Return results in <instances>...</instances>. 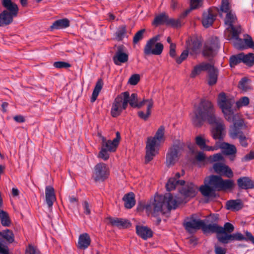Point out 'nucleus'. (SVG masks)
<instances>
[{"instance_id":"nucleus-1","label":"nucleus","mask_w":254,"mask_h":254,"mask_svg":"<svg viewBox=\"0 0 254 254\" xmlns=\"http://www.w3.org/2000/svg\"><path fill=\"white\" fill-rule=\"evenodd\" d=\"M191 121L196 126H200L207 121L211 125V134L215 139L221 140L225 135V127L223 120L215 114L212 103L208 101H202L190 114Z\"/></svg>"},{"instance_id":"nucleus-14","label":"nucleus","mask_w":254,"mask_h":254,"mask_svg":"<svg viewBox=\"0 0 254 254\" xmlns=\"http://www.w3.org/2000/svg\"><path fill=\"white\" fill-rule=\"evenodd\" d=\"M219 48V40L217 38L215 37L206 43L203 54L204 56L207 57L213 56L216 54Z\"/></svg>"},{"instance_id":"nucleus-15","label":"nucleus","mask_w":254,"mask_h":254,"mask_svg":"<svg viewBox=\"0 0 254 254\" xmlns=\"http://www.w3.org/2000/svg\"><path fill=\"white\" fill-rule=\"evenodd\" d=\"M218 10L216 8H212L203 12L202 23L204 27L207 28L212 25L216 16V11Z\"/></svg>"},{"instance_id":"nucleus-21","label":"nucleus","mask_w":254,"mask_h":254,"mask_svg":"<svg viewBox=\"0 0 254 254\" xmlns=\"http://www.w3.org/2000/svg\"><path fill=\"white\" fill-rule=\"evenodd\" d=\"M46 202L50 208L53 206V203L56 200L54 192V189L51 186H47L45 190Z\"/></svg>"},{"instance_id":"nucleus-7","label":"nucleus","mask_w":254,"mask_h":254,"mask_svg":"<svg viewBox=\"0 0 254 254\" xmlns=\"http://www.w3.org/2000/svg\"><path fill=\"white\" fill-rule=\"evenodd\" d=\"M185 144L178 141L171 146L167 154L166 164L168 167L174 165L179 159Z\"/></svg>"},{"instance_id":"nucleus-11","label":"nucleus","mask_w":254,"mask_h":254,"mask_svg":"<svg viewBox=\"0 0 254 254\" xmlns=\"http://www.w3.org/2000/svg\"><path fill=\"white\" fill-rule=\"evenodd\" d=\"M215 183V188L217 191L232 189L234 186V182L232 180H223L221 177L212 175Z\"/></svg>"},{"instance_id":"nucleus-35","label":"nucleus","mask_w":254,"mask_h":254,"mask_svg":"<svg viewBox=\"0 0 254 254\" xmlns=\"http://www.w3.org/2000/svg\"><path fill=\"white\" fill-rule=\"evenodd\" d=\"M203 0H190V9L186 10L180 16V18H184L186 17L192 9H196L202 4V1Z\"/></svg>"},{"instance_id":"nucleus-43","label":"nucleus","mask_w":254,"mask_h":254,"mask_svg":"<svg viewBox=\"0 0 254 254\" xmlns=\"http://www.w3.org/2000/svg\"><path fill=\"white\" fill-rule=\"evenodd\" d=\"M242 62L247 65L251 66L254 64V54L249 53L245 55L242 53Z\"/></svg>"},{"instance_id":"nucleus-39","label":"nucleus","mask_w":254,"mask_h":254,"mask_svg":"<svg viewBox=\"0 0 254 254\" xmlns=\"http://www.w3.org/2000/svg\"><path fill=\"white\" fill-rule=\"evenodd\" d=\"M153 105V100L148 101L146 113H144L143 111H139L138 112V115L139 117L144 120H146L151 114L150 109L152 108Z\"/></svg>"},{"instance_id":"nucleus-9","label":"nucleus","mask_w":254,"mask_h":254,"mask_svg":"<svg viewBox=\"0 0 254 254\" xmlns=\"http://www.w3.org/2000/svg\"><path fill=\"white\" fill-rule=\"evenodd\" d=\"M213 181L212 176L208 177L204 180V184L200 187L199 190L204 196L208 198L216 197V191L217 190L215 188V183Z\"/></svg>"},{"instance_id":"nucleus-22","label":"nucleus","mask_w":254,"mask_h":254,"mask_svg":"<svg viewBox=\"0 0 254 254\" xmlns=\"http://www.w3.org/2000/svg\"><path fill=\"white\" fill-rule=\"evenodd\" d=\"M226 13V16L225 19V24L227 26L226 33H228L231 31V29L232 28L233 29H236L233 25V24L234 23L236 20V17L235 13L232 11H230Z\"/></svg>"},{"instance_id":"nucleus-44","label":"nucleus","mask_w":254,"mask_h":254,"mask_svg":"<svg viewBox=\"0 0 254 254\" xmlns=\"http://www.w3.org/2000/svg\"><path fill=\"white\" fill-rule=\"evenodd\" d=\"M0 219L3 226L8 227L10 225V220L8 214L3 210H0Z\"/></svg>"},{"instance_id":"nucleus-32","label":"nucleus","mask_w":254,"mask_h":254,"mask_svg":"<svg viewBox=\"0 0 254 254\" xmlns=\"http://www.w3.org/2000/svg\"><path fill=\"white\" fill-rule=\"evenodd\" d=\"M102 140V147L105 148L110 152H114L118 145L117 142H115V140L111 141L110 140H107L106 139L102 136H101Z\"/></svg>"},{"instance_id":"nucleus-5","label":"nucleus","mask_w":254,"mask_h":254,"mask_svg":"<svg viewBox=\"0 0 254 254\" xmlns=\"http://www.w3.org/2000/svg\"><path fill=\"white\" fill-rule=\"evenodd\" d=\"M2 4L5 8L0 14V26L9 24L13 21V17L17 16L18 7L11 0H2Z\"/></svg>"},{"instance_id":"nucleus-64","label":"nucleus","mask_w":254,"mask_h":254,"mask_svg":"<svg viewBox=\"0 0 254 254\" xmlns=\"http://www.w3.org/2000/svg\"><path fill=\"white\" fill-rule=\"evenodd\" d=\"M69 201L70 203V207L71 208H75L77 205V199L73 196H70L69 197Z\"/></svg>"},{"instance_id":"nucleus-49","label":"nucleus","mask_w":254,"mask_h":254,"mask_svg":"<svg viewBox=\"0 0 254 254\" xmlns=\"http://www.w3.org/2000/svg\"><path fill=\"white\" fill-rule=\"evenodd\" d=\"M0 254H9L8 244L2 238H0Z\"/></svg>"},{"instance_id":"nucleus-40","label":"nucleus","mask_w":254,"mask_h":254,"mask_svg":"<svg viewBox=\"0 0 254 254\" xmlns=\"http://www.w3.org/2000/svg\"><path fill=\"white\" fill-rule=\"evenodd\" d=\"M103 86V83L101 80H99L96 83L95 88L92 94L91 102H94L96 100Z\"/></svg>"},{"instance_id":"nucleus-20","label":"nucleus","mask_w":254,"mask_h":254,"mask_svg":"<svg viewBox=\"0 0 254 254\" xmlns=\"http://www.w3.org/2000/svg\"><path fill=\"white\" fill-rule=\"evenodd\" d=\"M203 225V221L199 219H191L185 224L186 230L190 233L194 230L199 229Z\"/></svg>"},{"instance_id":"nucleus-3","label":"nucleus","mask_w":254,"mask_h":254,"mask_svg":"<svg viewBox=\"0 0 254 254\" xmlns=\"http://www.w3.org/2000/svg\"><path fill=\"white\" fill-rule=\"evenodd\" d=\"M165 141L164 128L160 127L154 136L147 138L146 145L145 162L149 163L158 154L161 144Z\"/></svg>"},{"instance_id":"nucleus-17","label":"nucleus","mask_w":254,"mask_h":254,"mask_svg":"<svg viewBox=\"0 0 254 254\" xmlns=\"http://www.w3.org/2000/svg\"><path fill=\"white\" fill-rule=\"evenodd\" d=\"M213 168L215 172L218 174L228 178H232L233 177V173L231 168L224 164L216 163L213 165Z\"/></svg>"},{"instance_id":"nucleus-4","label":"nucleus","mask_w":254,"mask_h":254,"mask_svg":"<svg viewBox=\"0 0 254 254\" xmlns=\"http://www.w3.org/2000/svg\"><path fill=\"white\" fill-rule=\"evenodd\" d=\"M234 102L233 97L227 95L224 92L220 93L218 95V105L221 109L225 119L228 122L234 121L237 116L233 108Z\"/></svg>"},{"instance_id":"nucleus-33","label":"nucleus","mask_w":254,"mask_h":254,"mask_svg":"<svg viewBox=\"0 0 254 254\" xmlns=\"http://www.w3.org/2000/svg\"><path fill=\"white\" fill-rule=\"evenodd\" d=\"M125 202V206L127 209L132 208L135 204L134 194L133 192H129L125 194L123 197Z\"/></svg>"},{"instance_id":"nucleus-2","label":"nucleus","mask_w":254,"mask_h":254,"mask_svg":"<svg viewBox=\"0 0 254 254\" xmlns=\"http://www.w3.org/2000/svg\"><path fill=\"white\" fill-rule=\"evenodd\" d=\"M183 201L180 198L173 196L170 193H166L164 196L156 195L147 203L140 205L138 209L142 208L148 214H152L157 217L163 215L172 209H175L178 203Z\"/></svg>"},{"instance_id":"nucleus-13","label":"nucleus","mask_w":254,"mask_h":254,"mask_svg":"<svg viewBox=\"0 0 254 254\" xmlns=\"http://www.w3.org/2000/svg\"><path fill=\"white\" fill-rule=\"evenodd\" d=\"M180 194L185 198L193 197L196 194L198 188L192 183L185 182L184 185L179 188Z\"/></svg>"},{"instance_id":"nucleus-45","label":"nucleus","mask_w":254,"mask_h":254,"mask_svg":"<svg viewBox=\"0 0 254 254\" xmlns=\"http://www.w3.org/2000/svg\"><path fill=\"white\" fill-rule=\"evenodd\" d=\"M239 87L243 91H247L251 89L249 80L246 77L243 78L239 82Z\"/></svg>"},{"instance_id":"nucleus-19","label":"nucleus","mask_w":254,"mask_h":254,"mask_svg":"<svg viewBox=\"0 0 254 254\" xmlns=\"http://www.w3.org/2000/svg\"><path fill=\"white\" fill-rule=\"evenodd\" d=\"M229 135L233 139L238 138L240 143L242 146L246 147L248 146V140L249 139V136L245 135L240 130L233 129L232 131H229Z\"/></svg>"},{"instance_id":"nucleus-50","label":"nucleus","mask_w":254,"mask_h":254,"mask_svg":"<svg viewBox=\"0 0 254 254\" xmlns=\"http://www.w3.org/2000/svg\"><path fill=\"white\" fill-rule=\"evenodd\" d=\"M230 11L232 10L230 9L229 0H222L220 9V11H219L220 15L222 16L221 12H222L227 13L229 12Z\"/></svg>"},{"instance_id":"nucleus-58","label":"nucleus","mask_w":254,"mask_h":254,"mask_svg":"<svg viewBox=\"0 0 254 254\" xmlns=\"http://www.w3.org/2000/svg\"><path fill=\"white\" fill-rule=\"evenodd\" d=\"M223 159V157L221 153H216L213 155L210 156L209 158V160L213 162L222 160Z\"/></svg>"},{"instance_id":"nucleus-61","label":"nucleus","mask_w":254,"mask_h":254,"mask_svg":"<svg viewBox=\"0 0 254 254\" xmlns=\"http://www.w3.org/2000/svg\"><path fill=\"white\" fill-rule=\"evenodd\" d=\"M25 254H39V251L32 245H29L26 249Z\"/></svg>"},{"instance_id":"nucleus-52","label":"nucleus","mask_w":254,"mask_h":254,"mask_svg":"<svg viewBox=\"0 0 254 254\" xmlns=\"http://www.w3.org/2000/svg\"><path fill=\"white\" fill-rule=\"evenodd\" d=\"M167 25L173 27H178L181 25V22L180 19H174L168 17Z\"/></svg>"},{"instance_id":"nucleus-31","label":"nucleus","mask_w":254,"mask_h":254,"mask_svg":"<svg viewBox=\"0 0 254 254\" xmlns=\"http://www.w3.org/2000/svg\"><path fill=\"white\" fill-rule=\"evenodd\" d=\"M207 71L209 74L208 83L210 85H213L216 83L217 80L218 70L214 68L213 66L210 65V67L209 68Z\"/></svg>"},{"instance_id":"nucleus-56","label":"nucleus","mask_w":254,"mask_h":254,"mask_svg":"<svg viewBox=\"0 0 254 254\" xmlns=\"http://www.w3.org/2000/svg\"><path fill=\"white\" fill-rule=\"evenodd\" d=\"M145 32V29H141L138 31L133 37V42L137 43L139 40L142 39L143 33Z\"/></svg>"},{"instance_id":"nucleus-51","label":"nucleus","mask_w":254,"mask_h":254,"mask_svg":"<svg viewBox=\"0 0 254 254\" xmlns=\"http://www.w3.org/2000/svg\"><path fill=\"white\" fill-rule=\"evenodd\" d=\"M249 103L250 100L249 98L244 96L241 98L238 101H237L236 104L238 108H240L248 105Z\"/></svg>"},{"instance_id":"nucleus-16","label":"nucleus","mask_w":254,"mask_h":254,"mask_svg":"<svg viewBox=\"0 0 254 254\" xmlns=\"http://www.w3.org/2000/svg\"><path fill=\"white\" fill-rule=\"evenodd\" d=\"M195 143L200 149L206 151H214L218 149V143H216L214 146H208L207 143L209 140L201 135L197 136L195 137Z\"/></svg>"},{"instance_id":"nucleus-30","label":"nucleus","mask_w":254,"mask_h":254,"mask_svg":"<svg viewBox=\"0 0 254 254\" xmlns=\"http://www.w3.org/2000/svg\"><path fill=\"white\" fill-rule=\"evenodd\" d=\"M210 64L206 63H201L198 65L195 66L190 73V77L194 78L199 75L201 71H207L210 67Z\"/></svg>"},{"instance_id":"nucleus-38","label":"nucleus","mask_w":254,"mask_h":254,"mask_svg":"<svg viewBox=\"0 0 254 254\" xmlns=\"http://www.w3.org/2000/svg\"><path fill=\"white\" fill-rule=\"evenodd\" d=\"M220 227L218 226L216 224L205 225L204 221H203V225L202 226L201 228L205 233H217L219 230V228Z\"/></svg>"},{"instance_id":"nucleus-27","label":"nucleus","mask_w":254,"mask_h":254,"mask_svg":"<svg viewBox=\"0 0 254 254\" xmlns=\"http://www.w3.org/2000/svg\"><path fill=\"white\" fill-rule=\"evenodd\" d=\"M108 220L109 223L113 226L119 228H127L130 225V223L127 220L123 219L109 218Z\"/></svg>"},{"instance_id":"nucleus-55","label":"nucleus","mask_w":254,"mask_h":254,"mask_svg":"<svg viewBox=\"0 0 254 254\" xmlns=\"http://www.w3.org/2000/svg\"><path fill=\"white\" fill-rule=\"evenodd\" d=\"M109 151L105 148L102 147L99 153V157L104 160H107L109 157Z\"/></svg>"},{"instance_id":"nucleus-23","label":"nucleus","mask_w":254,"mask_h":254,"mask_svg":"<svg viewBox=\"0 0 254 254\" xmlns=\"http://www.w3.org/2000/svg\"><path fill=\"white\" fill-rule=\"evenodd\" d=\"M218 143V149L220 148L222 152L227 155H232L236 153L237 149L235 145L230 144L226 142H219Z\"/></svg>"},{"instance_id":"nucleus-59","label":"nucleus","mask_w":254,"mask_h":254,"mask_svg":"<svg viewBox=\"0 0 254 254\" xmlns=\"http://www.w3.org/2000/svg\"><path fill=\"white\" fill-rule=\"evenodd\" d=\"M54 65L56 68H67L70 66V64L64 62H56L54 64Z\"/></svg>"},{"instance_id":"nucleus-26","label":"nucleus","mask_w":254,"mask_h":254,"mask_svg":"<svg viewBox=\"0 0 254 254\" xmlns=\"http://www.w3.org/2000/svg\"><path fill=\"white\" fill-rule=\"evenodd\" d=\"M200 46V41L197 38H194L187 42V49L190 50V54L192 55L196 54L198 52Z\"/></svg>"},{"instance_id":"nucleus-54","label":"nucleus","mask_w":254,"mask_h":254,"mask_svg":"<svg viewBox=\"0 0 254 254\" xmlns=\"http://www.w3.org/2000/svg\"><path fill=\"white\" fill-rule=\"evenodd\" d=\"M129 105L132 107L135 108L138 103L137 95L135 93H132L130 96H129L128 101Z\"/></svg>"},{"instance_id":"nucleus-6","label":"nucleus","mask_w":254,"mask_h":254,"mask_svg":"<svg viewBox=\"0 0 254 254\" xmlns=\"http://www.w3.org/2000/svg\"><path fill=\"white\" fill-rule=\"evenodd\" d=\"M129 98V93L125 92L118 96L113 101L111 114L113 117L119 116L126 109Z\"/></svg>"},{"instance_id":"nucleus-46","label":"nucleus","mask_w":254,"mask_h":254,"mask_svg":"<svg viewBox=\"0 0 254 254\" xmlns=\"http://www.w3.org/2000/svg\"><path fill=\"white\" fill-rule=\"evenodd\" d=\"M237 115L234 121L232 122L233 123V125L232 126L230 127V131H232L233 129H235L236 130H240L239 127L243 128L244 126V121L242 119L237 120L239 118V115L237 114H235Z\"/></svg>"},{"instance_id":"nucleus-63","label":"nucleus","mask_w":254,"mask_h":254,"mask_svg":"<svg viewBox=\"0 0 254 254\" xmlns=\"http://www.w3.org/2000/svg\"><path fill=\"white\" fill-rule=\"evenodd\" d=\"M223 229H224V232L230 233L234 231V227L230 223H226Z\"/></svg>"},{"instance_id":"nucleus-37","label":"nucleus","mask_w":254,"mask_h":254,"mask_svg":"<svg viewBox=\"0 0 254 254\" xmlns=\"http://www.w3.org/2000/svg\"><path fill=\"white\" fill-rule=\"evenodd\" d=\"M227 209L237 211L242 208V203L240 200H231L226 202Z\"/></svg>"},{"instance_id":"nucleus-62","label":"nucleus","mask_w":254,"mask_h":254,"mask_svg":"<svg viewBox=\"0 0 254 254\" xmlns=\"http://www.w3.org/2000/svg\"><path fill=\"white\" fill-rule=\"evenodd\" d=\"M244 43L246 45V49L251 48L254 49V42H253L251 37H249L244 39Z\"/></svg>"},{"instance_id":"nucleus-10","label":"nucleus","mask_w":254,"mask_h":254,"mask_svg":"<svg viewBox=\"0 0 254 254\" xmlns=\"http://www.w3.org/2000/svg\"><path fill=\"white\" fill-rule=\"evenodd\" d=\"M109 175V169L104 163H99L94 167L93 178L96 182H103Z\"/></svg>"},{"instance_id":"nucleus-24","label":"nucleus","mask_w":254,"mask_h":254,"mask_svg":"<svg viewBox=\"0 0 254 254\" xmlns=\"http://www.w3.org/2000/svg\"><path fill=\"white\" fill-rule=\"evenodd\" d=\"M185 181L183 180H177L175 178H171L168 180L166 185V189L168 191H171L176 188H181L183 185H184Z\"/></svg>"},{"instance_id":"nucleus-12","label":"nucleus","mask_w":254,"mask_h":254,"mask_svg":"<svg viewBox=\"0 0 254 254\" xmlns=\"http://www.w3.org/2000/svg\"><path fill=\"white\" fill-rule=\"evenodd\" d=\"M240 31L238 29H231V31L228 33H226L227 39L230 40H232L234 46L240 50L246 49V45L244 43V40H242L238 38V35Z\"/></svg>"},{"instance_id":"nucleus-47","label":"nucleus","mask_w":254,"mask_h":254,"mask_svg":"<svg viewBox=\"0 0 254 254\" xmlns=\"http://www.w3.org/2000/svg\"><path fill=\"white\" fill-rule=\"evenodd\" d=\"M126 28L125 26H122L118 29L116 33L115 39L118 41H121L126 36Z\"/></svg>"},{"instance_id":"nucleus-18","label":"nucleus","mask_w":254,"mask_h":254,"mask_svg":"<svg viewBox=\"0 0 254 254\" xmlns=\"http://www.w3.org/2000/svg\"><path fill=\"white\" fill-rule=\"evenodd\" d=\"M113 59L115 64L117 65H120L121 63H125L127 61L128 55L125 52V48L123 46L118 47Z\"/></svg>"},{"instance_id":"nucleus-36","label":"nucleus","mask_w":254,"mask_h":254,"mask_svg":"<svg viewBox=\"0 0 254 254\" xmlns=\"http://www.w3.org/2000/svg\"><path fill=\"white\" fill-rule=\"evenodd\" d=\"M69 25V21L67 19H59L55 21L51 26V29H60L65 28Z\"/></svg>"},{"instance_id":"nucleus-34","label":"nucleus","mask_w":254,"mask_h":254,"mask_svg":"<svg viewBox=\"0 0 254 254\" xmlns=\"http://www.w3.org/2000/svg\"><path fill=\"white\" fill-rule=\"evenodd\" d=\"M230 234L227 232H224V229L220 227L219 230L217 233V238L218 241L221 243L224 244H227L230 242Z\"/></svg>"},{"instance_id":"nucleus-29","label":"nucleus","mask_w":254,"mask_h":254,"mask_svg":"<svg viewBox=\"0 0 254 254\" xmlns=\"http://www.w3.org/2000/svg\"><path fill=\"white\" fill-rule=\"evenodd\" d=\"M237 183L239 188L242 189H252L254 187V182L247 177L239 178Z\"/></svg>"},{"instance_id":"nucleus-57","label":"nucleus","mask_w":254,"mask_h":254,"mask_svg":"<svg viewBox=\"0 0 254 254\" xmlns=\"http://www.w3.org/2000/svg\"><path fill=\"white\" fill-rule=\"evenodd\" d=\"M189 50L187 49L185 51H184L181 54V56H180V57H179L178 58H177L176 59V62L179 64H180L181 63H182V62L184 61L185 60H186L187 59V58L188 57V54H189Z\"/></svg>"},{"instance_id":"nucleus-25","label":"nucleus","mask_w":254,"mask_h":254,"mask_svg":"<svg viewBox=\"0 0 254 254\" xmlns=\"http://www.w3.org/2000/svg\"><path fill=\"white\" fill-rule=\"evenodd\" d=\"M90 238L87 233H84L79 236L77 247L80 249H86L90 244Z\"/></svg>"},{"instance_id":"nucleus-41","label":"nucleus","mask_w":254,"mask_h":254,"mask_svg":"<svg viewBox=\"0 0 254 254\" xmlns=\"http://www.w3.org/2000/svg\"><path fill=\"white\" fill-rule=\"evenodd\" d=\"M0 236L5 240L7 243H11L14 241V235L12 231L6 229L0 232Z\"/></svg>"},{"instance_id":"nucleus-48","label":"nucleus","mask_w":254,"mask_h":254,"mask_svg":"<svg viewBox=\"0 0 254 254\" xmlns=\"http://www.w3.org/2000/svg\"><path fill=\"white\" fill-rule=\"evenodd\" d=\"M242 53L232 56L230 59V65L231 67H234L237 64L242 62Z\"/></svg>"},{"instance_id":"nucleus-28","label":"nucleus","mask_w":254,"mask_h":254,"mask_svg":"<svg viewBox=\"0 0 254 254\" xmlns=\"http://www.w3.org/2000/svg\"><path fill=\"white\" fill-rule=\"evenodd\" d=\"M136 230L137 235L144 240L152 237L151 230L146 227L136 226Z\"/></svg>"},{"instance_id":"nucleus-53","label":"nucleus","mask_w":254,"mask_h":254,"mask_svg":"<svg viewBox=\"0 0 254 254\" xmlns=\"http://www.w3.org/2000/svg\"><path fill=\"white\" fill-rule=\"evenodd\" d=\"M230 242L233 241H242L244 240H247L245 237L240 233L237 232L233 234H230Z\"/></svg>"},{"instance_id":"nucleus-42","label":"nucleus","mask_w":254,"mask_h":254,"mask_svg":"<svg viewBox=\"0 0 254 254\" xmlns=\"http://www.w3.org/2000/svg\"><path fill=\"white\" fill-rule=\"evenodd\" d=\"M168 16L165 13H162L160 15L157 16L152 22V24L155 26H157L159 24L164 23L167 24L168 19Z\"/></svg>"},{"instance_id":"nucleus-8","label":"nucleus","mask_w":254,"mask_h":254,"mask_svg":"<svg viewBox=\"0 0 254 254\" xmlns=\"http://www.w3.org/2000/svg\"><path fill=\"white\" fill-rule=\"evenodd\" d=\"M160 39V36L157 35L149 40L144 47V53L146 55H160L163 49L162 43L158 42Z\"/></svg>"},{"instance_id":"nucleus-60","label":"nucleus","mask_w":254,"mask_h":254,"mask_svg":"<svg viewBox=\"0 0 254 254\" xmlns=\"http://www.w3.org/2000/svg\"><path fill=\"white\" fill-rule=\"evenodd\" d=\"M140 79V76L138 74H134L132 75L128 80V83L131 85H136L138 82L139 81Z\"/></svg>"}]
</instances>
